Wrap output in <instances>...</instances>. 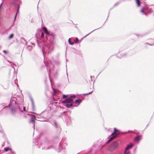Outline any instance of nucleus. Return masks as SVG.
<instances>
[{"mask_svg": "<svg viewBox=\"0 0 154 154\" xmlns=\"http://www.w3.org/2000/svg\"><path fill=\"white\" fill-rule=\"evenodd\" d=\"M65 106L68 108L70 107L69 105L68 104H66V105H65Z\"/></svg>", "mask_w": 154, "mask_h": 154, "instance_id": "4be33fe9", "label": "nucleus"}, {"mask_svg": "<svg viewBox=\"0 0 154 154\" xmlns=\"http://www.w3.org/2000/svg\"><path fill=\"white\" fill-rule=\"evenodd\" d=\"M71 103V104H70L69 105V106H70H70H72V105H73V104H72V103Z\"/></svg>", "mask_w": 154, "mask_h": 154, "instance_id": "a878e982", "label": "nucleus"}, {"mask_svg": "<svg viewBox=\"0 0 154 154\" xmlns=\"http://www.w3.org/2000/svg\"><path fill=\"white\" fill-rule=\"evenodd\" d=\"M44 37V32H42L41 33V37L42 38H43Z\"/></svg>", "mask_w": 154, "mask_h": 154, "instance_id": "2eb2a0df", "label": "nucleus"}, {"mask_svg": "<svg viewBox=\"0 0 154 154\" xmlns=\"http://www.w3.org/2000/svg\"><path fill=\"white\" fill-rule=\"evenodd\" d=\"M23 110H24V111H25V107H24L23 108Z\"/></svg>", "mask_w": 154, "mask_h": 154, "instance_id": "bb28decb", "label": "nucleus"}, {"mask_svg": "<svg viewBox=\"0 0 154 154\" xmlns=\"http://www.w3.org/2000/svg\"><path fill=\"white\" fill-rule=\"evenodd\" d=\"M144 8H143L142 9L140 10L141 12L144 13V14H145V13L144 11Z\"/></svg>", "mask_w": 154, "mask_h": 154, "instance_id": "f8f14e48", "label": "nucleus"}, {"mask_svg": "<svg viewBox=\"0 0 154 154\" xmlns=\"http://www.w3.org/2000/svg\"><path fill=\"white\" fill-rule=\"evenodd\" d=\"M118 146V142L116 141H114L109 146L108 150L109 151H113L117 149Z\"/></svg>", "mask_w": 154, "mask_h": 154, "instance_id": "f257e3e1", "label": "nucleus"}, {"mask_svg": "<svg viewBox=\"0 0 154 154\" xmlns=\"http://www.w3.org/2000/svg\"><path fill=\"white\" fill-rule=\"evenodd\" d=\"M19 11L18 10L17 11V13H16V15H15V19H16V16H17V14L18 13H19Z\"/></svg>", "mask_w": 154, "mask_h": 154, "instance_id": "5701e85b", "label": "nucleus"}, {"mask_svg": "<svg viewBox=\"0 0 154 154\" xmlns=\"http://www.w3.org/2000/svg\"><path fill=\"white\" fill-rule=\"evenodd\" d=\"M11 149H10L8 147L6 148L5 149V151H8L9 150Z\"/></svg>", "mask_w": 154, "mask_h": 154, "instance_id": "dca6fc26", "label": "nucleus"}, {"mask_svg": "<svg viewBox=\"0 0 154 154\" xmlns=\"http://www.w3.org/2000/svg\"><path fill=\"white\" fill-rule=\"evenodd\" d=\"M116 137V136H114L113 137H111L110 139L107 141L106 142V144H107L109 143L111 141H112L113 139H115Z\"/></svg>", "mask_w": 154, "mask_h": 154, "instance_id": "7ed1b4c3", "label": "nucleus"}, {"mask_svg": "<svg viewBox=\"0 0 154 154\" xmlns=\"http://www.w3.org/2000/svg\"><path fill=\"white\" fill-rule=\"evenodd\" d=\"M85 80L86 81V82H84V83L85 84H88L90 82L89 80H88L87 79H85Z\"/></svg>", "mask_w": 154, "mask_h": 154, "instance_id": "4468645a", "label": "nucleus"}, {"mask_svg": "<svg viewBox=\"0 0 154 154\" xmlns=\"http://www.w3.org/2000/svg\"><path fill=\"white\" fill-rule=\"evenodd\" d=\"M73 100L70 98H69L62 101V103H72Z\"/></svg>", "mask_w": 154, "mask_h": 154, "instance_id": "f03ea898", "label": "nucleus"}, {"mask_svg": "<svg viewBox=\"0 0 154 154\" xmlns=\"http://www.w3.org/2000/svg\"><path fill=\"white\" fill-rule=\"evenodd\" d=\"M69 44L71 45H73L74 44L73 42H70V38H69Z\"/></svg>", "mask_w": 154, "mask_h": 154, "instance_id": "f3484780", "label": "nucleus"}, {"mask_svg": "<svg viewBox=\"0 0 154 154\" xmlns=\"http://www.w3.org/2000/svg\"><path fill=\"white\" fill-rule=\"evenodd\" d=\"M126 55V54L125 53H123L122 54V57H124Z\"/></svg>", "mask_w": 154, "mask_h": 154, "instance_id": "6ab92c4d", "label": "nucleus"}, {"mask_svg": "<svg viewBox=\"0 0 154 154\" xmlns=\"http://www.w3.org/2000/svg\"><path fill=\"white\" fill-rule=\"evenodd\" d=\"M14 36V34L13 33L11 34L9 37L8 38L9 39H11V38H13Z\"/></svg>", "mask_w": 154, "mask_h": 154, "instance_id": "9b49d317", "label": "nucleus"}, {"mask_svg": "<svg viewBox=\"0 0 154 154\" xmlns=\"http://www.w3.org/2000/svg\"><path fill=\"white\" fill-rule=\"evenodd\" d=\"M138 6L139 7L140 6V0H135Z\"/></svg>", "mask_w": 154, "mask_h": 154, "instance_id": "1a4fd4ad", "label": "nucleus"}, {"mask_svg": "<svg viewBox=\"0 0 154 154\" xmlns=\"http://www.w3.org/2000/svg\"><path fill=\"white\" fill-rule=\"evenodd\" d=\"M75 97V95H74V96H71L70 97V98H71L72 97Z\"/></svg>", "mask_w": 154, "mask_h": 154, "instance_id": "393cba45", "label": "nucleus"}, {"mask_svg": "<svg viewBox=\"0 0 154 154\" xmlns=\"http://www.w3.org/2000/svg\"><path fill=\"white\" fill-rule=\"evenodd\" d=\"M79 39L77 38H76L74 40V42L75 43H76L79 42Z\"/></svg>", "mask_w": 154, "mask_h": 154, "instance_id": "ddd939ff", "label": "nucleus"}, {"mask_svg": "<svg viewBox=\"0 0 154 154\" xmlns=\"http://www.w3.org/2000/svg\"><path fill=\"white\" fill-rule=\"evenodd\" d=\"M43 30L44 32H45V33H46L47 34H49V33L48 32V30L45 27H44L43 28Z\"/></svg>", "mask_w": 154, "mask_h": 154, "instance_id": "6e6552de", "label": "nucleus"}, {"mask_svg": "<svg viewBox=\"0 0 154 154\" xmlns=\"http://www.w3.org/2000/svg\"><path fill=\"white\" fill-rule=\"evenodd\" d=\"M126 151L125 150V152L124 154H128V153H126Z\"/></svg>", "mask_w": 154, "mask_h": 154, "instance_id": "cd10ccee", "label": "nucleus"}, {"mask_svg": "<svg viewBox=\"0 0 154 154\" xmlns=\"http://www.w3.org/2000/svg\"><path fill=\"white\" fill-rule=\"evenodd\" d=\"M92 92V91H91L88 93H85V94H84L83 95H88V94H91Z\"/></svg>", "mask_w": 154, "mask_h": 154, "instance_id": "a211bd4d", "label": "nucleus"}, {"mask_svg": "<svg viewBox=\"0 0 154 154\" xmlns=\"http://www.w3.org/2000/svg\"><path fill=\"white\" fill-rule=\"evenodd\" d=\"M118 130H117L116 128H114V132H113L112 134L111 135H115V136H117V134H116L117 132L118 131Z\"/></svg>", "mask_w": 154, "mask_h": 154, "instance_id": "0eeeda50", "label": "nucleus"}, {"mask_svg": "<svg viewBox=\"0 0 154 154\" xmlns=\"http://www.w3.org/2000/svg\"><path fill=\"white\" fill-rule=\"evenodd\" d=\"M106 144V143H105L104 145H101V149L104 146H105Z\"/></svg>", "mask_w": 154, "mask_h": 154, "instance_id": "b1692460", "label": "nucleus"}, {"mask_svg": "<svg viewBox=\"0 0 154 154\" xmlns=\"http://www.w3.org/2000/svg\"><path fill=\"white\" fill-rule=\"evenodd\" d=\"M133 146V144H130L128 145L125 148L126 151L128 150L129 149L132 147Z\"/></svg>", "mask_w": 154, "mask_h": 154, "instance_id": "423d86ee", "label": "nucleus"}, {"mask_svg": "<svg viewBox=\"0 0 154 154\" xmlns=\"http://www.w3.org/2000/svg\"><path fill=\"white\" fill-rule=\"evenodd\" d=\"M35 117L34 115H32L31 119L30 120V122L33 123L34 124L35 120Z\"/></svg>", "mask_w": 154, "mask_h": 154, "instance_id": "20e7f679", "label": "nucleus"}, {"mask_svg": "<svg viewBox=\"0 0 154 154\" xmlns=\"http://www.w3.org/2000/svg\"><path fill=\"white\" fill-rule=\"evenodd\" d=\"M3 52L5 54H7L8 52V51H5V50H4L3 51Z\"/></svg>", "mask_w": 154, "mask_h": 154, "instance_id": "aec40b11", "label": "nucleus"}, {"mask_svg": "<svg viewBox=\"0 0 154 154\" xmlns=\"http://www.w3.org/2000/svg\"><path fill=\"white\" fill-rule=\"evenodd\" d=\"M81 102V101L79 99L76 100L75 101V103L76 104L78 103L79 104Z\"/></svg>", "mask_w": 154, "mask_h": 154, "instance_id": "9d476101", "label": "nucleus"}, {"mask_svg": "<svg viewBox=\"0 0 154 154\" xmlns=\"http://www.w3.org/2000/svg\"><path fill=\"white\" fill-rule=\"evenodd\" d=\"M141 136H138L134 138V140L136 141H139L141 139Z\"/></svg>", "mask_w": 154, "mask_h": 154, "instance_id": "39448f33", "label": "nucleus"}, {"mask_svg": "<svg viewBox=\"0 0 154 154\" xmlns=\"http://www.w3.org/2000/svg\"><path fill=\"white\" fill-rule=\"evenodd\" d=\"M67 97V96H66L65 95H63V99H64V98H66V97Z\"/></svg>", "mask_w": 154, "mask_h": 154, "instance_id": "412c9836", "label": "nucleus"}]
</instances>
